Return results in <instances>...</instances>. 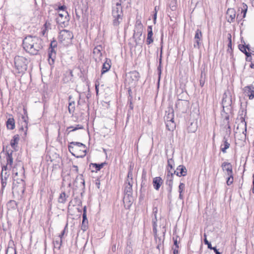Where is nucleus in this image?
Here are the masks:
<instances>
[{
  "instance_id": "nucleus-1",
  "label": "nucleus",
  "mask_w": 254,
  "mask_h": 254,
  "mask_svg": "<svg viewBox=\"0 0 254 254\" xmlns=\"http://www.w3.org/2000/svg\"><path fill=\"white\" fill-rule=\"evenodd\" d=\"M246 112H244V111H242V113L239 114L240 118H238L237 120L239 121L240 123L238 124V126L236 128V131H235L236 133H241L242 136L241 138H245L246 137V132H247V124L245 122V117L246 116Z\"/></svg>"
},
{
  "instance_id": "nucleus-2",
  "label": "nucleus",
  "mask_w": 254,
  "mask_h": 254,
  "mask_svg": "<svg viewBox=\"0 0 254 254\" xmlns=\"http://www.w3.org/2000/svg\"><path fill=\"white\" fill-rule=\"evenodd\" d=\"M123 10L121 3L117 2L116 6L113 7L112 10V16L114 18L113 23L114 26L119 25L122 20Z\"/></svg>"
},
{
  "instance_id": "nucleus-3",
  "label": "nucleus",
  "mask_w": 254,
  "mask_h": 254,
  "mask_svg": "<svg viewBox=\"0 0 254 254\" xmlns=\"http://www.w3.org/2000/svg\"><path fill=\"white\" fill-rule=\"evenodd\" d=\"M142 25L140 21H137L136 22L133 35V40H134L136 43L134 46L135 47L140 46V44H142V40L140 38V37L142 36Z\"/></svg>"
},
{
  "instance_id": "nucleus-4",
  "label": "nucleus",
  "mask_w": 254,
  "mask_h": 254,
  "mask_svg": "<svg viewBox=\"0 0 254 254\" xmlns=\"http://www.w3.org/2000/svg\"><path fill=\"white\" fill-rule=\"evenodd\" d=\"M69 15L67 11L63 10L58 14L56 18V21L62 28L65 27L69 24Z\"/></svg>"
},
{
  "instance_id": "nucleus-5",
  "label": "nucleus",
  "mask_w": 254,
  "mask_h": 254,
  "mask_svg": "<svg viewBox=\"0 0 254 254\" xmlns=\"http://www.w3.org/2000/svg\"><path fill=\"white\" fill-rule=\"evenodd\" d=\"M69 151L72 155H78L77 152L78 149H81L82 151L86 149L85 145L79 142H71L68 146Z\"/></svg>"
},
{
  "instance_id": "nucleus-6",
  "label": "nucleus",
  "mask_w": 254,
  "mask_h": 254,
  "mask_svg": "<svg viewBox=\"0 0 254 254\" xmlns=\"http://www.w3.org/2000/svg\"><path fill=\"white\" fill-rule=\"evenodd\" d=\"M38 40L36 37L28 36L22 40L23 48H33Z\"/></svg>"
},
{
  "instance_id": "nucleus-7",
  "label": "nucleus",
  "mask_w": 254,
  "mask_h": 254,
  "mask_svg": "<svg viewBox=\"0 0 254 254\" xmlns=\"http://www.w3.org/2000/svg\"><path fill=\"white\" fill-rule=\"evenodd\" d=\"M73 37V34L70 31L67 30H63L59 33V39L61 42L65 41L68 43L72 39Z\"/></svg>"
},
{
  "instance_id": "nucleus-8",
  "label": "nucleus",
  "mask_w": 254,
  "mask_h": 254,
  "mask_svg": "<svg viewBox=\"0 0 254 254\" xmlns=\"http://www.w3.org/2000/svg\"><path fill=\"white\" fill-rule=\"evenodd\" d=\"M23 110L24 112V115H22L21 118V127L19 128V131H24V134H26L28 127V115L25 108H23Z\"/></svg>"
},
{
  "instance_id": "nucleus-9",
  "label": "nucleus",
  "mask_w": 254,
  "mask_h": 254,
  "mask_svg": "<svg viewBox=\"0 0 254 254\" xmlns=\"http://www.w3.org/2000/svg\"><path fill=\"white\" fill-rule=\"evenodd\" d=\"M181 95H178L177 101L176 103L175 106L180 110H185L188 107L189 102L186 99L180 98Z\"/></svg>"
},
{
  "instance_id": "nucleus-10",
  "label": "nucleus",
  "mask_w": 254,
  "mask_h": 254,
  "mask_svg": "<svg viewBox=\"0 0 254 254\" xmlns=\"http://www.w3.org/2000/svg\"><path fill=\"white\" fill-rule=\"evenodd\" d=\"M26 60L22 57H18L17 59V70L18 73H22L27 69V65L26 64Z\"/></svg>"
},
{
  "instance_id": "nucleus-11",
  "label": "nucleus",
  "mask_w": 254,
  "mask_h": 254,
  "mask_svg": "<svg viewBox=\"0 0 254 254\" xmlns=\"http://www.w3.org/2000/svg\"><path fill=\"white\" fill-rule=\"evenodd\" d=\"M4 150H5L6 153L7 165H9L11 167L13 164V150L9 149L8 145L3 147L2 151H4Z\"/></svg>"
},
{
  "instance_id": "nucleus-12",
  "label": "nucleus",
  "mask_w": 254,
  "mask_h": 254,
  "mask_svg": "<svg viewBox=\"0 0 254 254\" xmlns=\"http://www.w3.org/2000/svg\"><path fill=\"white\" fill-rule=\"evenodd\" d=\"M74 186L82 190L85 188V181L82 175L77 176L74 182Z\"/></svg>"
},
{
  "instance_id": "nucleus-13",
  "label": "nucleus",
  "mask_w": 254,
  "mask_h": 254,
  "mask_svg": "<svg viewBox=\"0 0 254 254\" xmlns=\"http://www.w3.org/2000/svg\"><path fill=\"white\" fill-rule=\"evenodd\" d=\"M127 76V79L130 80L131 83H133L134 84L137 82L140 78L139 72L136 70L128 72Z\"/></svg>"
},
{
  "instance_id": "nucleus-14",
  "label": "nucleus",
  "mask_w": 254,
  "mask_h": 254,
  "mask_svg": "<svg viewBox=\"0 0 254 254\" xmlns=\"http://www.w3.org/2000/svg\"><path fill=\"white\" fill-rule=\"evenodd\" d=\"M201 38L202 33L201 30H200L199 29H197L195 31V34L194 36V47H196V46L198 47H200L201 46Z\"/></svg>"
},
{
  "instance_id": "nucleus-15",
  "label": "nucleus",
  "mask_w": 254,
  "mask_h": 254,
  "mask_svg": "<svg viewBox=\"0 0 254 254\" xmlns=\"http://www.w3.org/2000/svg\"><path fill=\"white\" fill-rule=\"evenodd\" d=\"M221 168L223 171H226L227 172V175H233V167L230 163L227 162L222 163L221 164Z\"/></svg>"
},
{
  "instance_id": "nucleus-16",
  "label": "nucleus",
  "mask_w": 254,
  "mask_h": 254,
  "mask_svg": "<svg viewBox=\"0 0 254 254\" xmlns=\"http://www.w3.org/2000/svg\"><path fill=\"white\" fill-rule=\"evenodd\" d=\"M174 173L178 177H185L187 175V169L184 165H179L176 170L174 171Z\"/></svg>"
},
{
  "instance_id": "nucleus-17",
  "label": "nucleus",
  "mask_w": 254,
  "mask_h": 254,
  "mask_svg": "<svg viewBox=\"0 0 254 254\" xmlns=\"http://www.w3.org/2000/svg\"><path fill=\"white\" fill-rule=\"evenodd\" d=\"M132 194H124L123 202L125 205L127 206V208H129L133 201V198Z\"/></svg>"
},
{
  "instance_id": "nucleus-18",
  "label": "nucleus",
  "mask_w": 254,
  "mask_h": 254,
  "mask_svg": "<svg viewBox=\"0 0 254 254\" xmlns=\"http://www.w3.org/2000/svg\"><path fill=\"white\" fill-rule=\"evenodd\" d=\"M236 17V11L233 8H228L226 12V18L229 23L234 21Z\"/></svg>"
},
{
  "instance_id": "nucleus-19",
  "label": "nucleus",
  "mask_w": 254,
  "mask_h": 254,
  "mask_svg": "<svg viewBox=\"0 0 254 254\" xmlns=\"http://www.w3.org/2000/svg\"><path fill=\"white\" fill-rule=\"evenodd\" d=\"M57 53L55 49H51L48 53V62L50 65H53L56 59Z\"/></svg>"
},
{
  "instance_id": "nucleus-20",
  "label": "nucleus",
  "mask_w": 254,
  "mask_h": 254,
  "mask_svg": "<svg viewBox=\"0 0 254 254\" xmlns=\"http://www.w3.org/2000/svg\"><path fill=\"white\" fill-rule=\"evenodd\" d=\"M246 95L249 96L250 99L254 98V86L253 85L247 86L244 89Z\"/></svg>"
},
{
  "instance_id": "nucleus-21",
  "label": "nucleus",
  "mask_w": 254,
  "mask_h": 254,
  "mask_svg": "<svg viewBox=\"0 0 254 254\" xmlns=\"http://www.w3.org/2000/svg\"><path fill=\"white\" fill-rule=\"evenodd\" d=\"M163 181L160 177H156L153 179V186L155 190H158L160 189L161 186L163 184Z\"/></svg>"
},
{
  "instance_id": "nucleus-22",
  "label": "nucleus",
  "mask_w": 254,
  "mask_h": 254,
  "mask_svg": "<svg viewBox=\"0 0 254 254\" xmlns=\"http://www.w3.org/2000/svg\"><path fill=\"white\" fill-rule=\"evenodd\" d=\"M6 254H16V247L12 240H10L8 243Z\"/></svg>"
},
{
  "instance_id": "nucleus-23",
  "label": "nucleus",
  "mask_w": 254,
  "mask_h": 254,
  "mask_svg": "<svg viewBox=\"0 0 254 254\" xmlns=\"http://www.w3.org/2000/svg\"><path fill=\"white\" fill-rule=\"evenodd\" d=\"M111 61L109 59H106L105 62L104 63L102 69L101 71V74H103L107 72L111 68Z\"/></svg>"
},
{
  "instance_id": "nucleus-24",
  "label": "nucleus",
  "mask_w": 254,
  "mask_h": 254,
  "mask_svg": "<svg viewBox=\"0 0 254 254\" xmlns=\"http://www.w3.org/2000/svg\"><path fill=\"white\" fill-rule=\"evenodd\" d=\"M240 51L244 53L246 56V61L251 62L252 60V55H254V53H252L251 52L252 49H239Z\"/></svg>"
},
{
  "instance_id": "nucleus-25",
  "label": "nucleus",
  "mask_w": 254,
  "mask_h": 254,
  "mask_svg": "<svg viewBox=\"0 0 254 254\" xmlns=\"http://www.w3.org/2000/svg\"><path fill=\"white\" fill-rule=\"evenodd\" d=\"M106 164V162L102 163L101 164H97V163H91L90 164V167L91 168L95 169V170H93L92 172H97L98 171H100L104 166Z\"/></svg>"
},
{
  "instance_id": "nucleus-26",
  "label": "nucleus",
  "mask_w": 254,
  "mask_h": 254,
  "mask_svg": "<svg viewBox=\"0 0 254 254\" xmlns=\"http://www.w3.org/2000/svg\"><path fill=\"white\" fill-rule=\"evenodd\" d=\"M223 142L224 144L221 145L220 149L223 153H226V150L229 148L230 144L228 142V139L225 136L223 137Z\"/></svg>"
},
{
  "instance_id": "nucleus-27",
  "label": "nucleus",
  "mask_w": 254,
  "mask_h": 254,
  "mask_svg": "<svg viewBox=\"0 0 254 254\" xmlns=\"http://www.w3.org/2000/svg\"><path fill=\"white\" fill-rule=\"evenodd\" d=\"M132 183L125 182L124 194H132Z\"/></svg>"
},
{
  "instance_id": "nucleus-28",
  "label": "nucleus",
  "mask_w": 254,
  "mask_h": 254,
  "mask_svg": "<svg viewBox=\"0 0 254 254\" xmlns=\"http://www.w3.org/2000/svg\"><path fill=\"white\" fill-rule=\"evenodd\" d=\"M6 127L8 129H13L15 127V120L14 118L9 117L6 122Z\"/></svg>"
},
{
  "instance_id": "nucleus-29",
  "label": "nucleus",
  "mask_w": 254,
  "mask_h": 254,
  "mask_svg": "<svg viewBox=\"0 0 254 254\" xmlns=\"http://www.w3.org/2000/svg\"><path fill=\"white\" fill-rule=\"evenodd\" d=\"M72 98V96H71V95L69 96V97H68L69 103H68V112L69 113H73L75 110V107H74L75 102L71 100Z\"/></svg>"
},
{
  "instance_id": "nucleus-30",
  "label": "nucleus",
  "mask_w": 254,
  "mask_h": 254,
  "mask_svg": "<svg viewBox=\"0 0 254 254\" xmlns=\"http://www.w3.org/2000/svg\"><path fill=\"white\" fill-rule=\"evenodd\" d=\"M147 31H148V34H147V38L146 42L148 44H150V43L153 42V39H152V36H153V32L152 30V26H149L147 28Z\"/></svg>"
},
{
  "instance_id": "nucleus-31",
  "label": "nucleus",
  "mask_w": 254,
  "mask_h": 254,
  "mask_svg": "<svg viewBox=\"0 0 254 254\" xmlns=\"http://www.w3.org/2000/svg\"><path fill=\"white\" fill-rule=\"evenodd\" d=\"M169 113L164 117L165 122L174 121V112L172 109L169 110Z\"/></svg>"
},
{
  "instance_id": "nucleus-32",
  "label": "nucleus",
  "mask_w": 254,
  "mask_h": 254,
  "mask_svg": "<svg viewBox=\"0 0 254 254\" xmlns=\"http://www.w3.org/2000/svg\"><path fill=\"white\" fill-rule=\"evenodd\" d=\"M83 126L81 125H76L75 127L73 126L68 127L66 128L67 134H69L71 131H75L77 129H83Z\"/></svg>"
},
{
  "instance_id": "nucleus-33",
  "label": "nucleus",
  "mask_w": 254,
  "mask_h": 254,
  "mask_svg": "<svg viewBox=\"0 0 254 254\" xmlns=\"http://www.w3.org/2000/svg\"><path fill=\"white\" fill-rule=\"evenodd\" d=\"M153 232L154 233V236L155 237V239L157 240L158 239V247H159V245L161 244V238L158 237L157 236V224L155 222H154L153 225ZM157 241V240H156Z\"/></svg>"
},
{
  "instance_id": "nucleus-34",
  "label": "nucleus",
  "mask_w": 254,
  "mask_h": 254,
  "mask_svg": "<svg viewBox=\"0 0 254 254\" xmlns=\"http://www.w3.org/2000/svg\"><path fill=\"white\" fill-rule=\"evenodd\" d=\"M165 124L167 129L170 131H173L176 127V124L174 121L166 122Z\"/></svg>"
},
{
  "instance_id": "nucleus-35",
  "label": "nucleus",
  "mask_w": 254,
  "mask_h": 254,
  "mask_svg": "<svg viewBox=\"0 0 254 254\" xmlns=\"http://www.w3.org/2000/svg\"><path fill=\"white\" fill-rule=\"evenodd\" d=\"M197 129V125L194 123H190L187 128L189 132H195Z\"/></svg>"
},
{
  "instance_id": "nucleus-36",
  "label": "nucleus",
  "mask_w": 254,
  "mask_h": 254,
  "mask_svg": "<svg viewBox=\"0 0 254 254\" xmlns=\"http://www.w3.org/2000/svg\"><path fill=\"white\" fill-rule=\"evenodd\" d=\"M54 247L59 250L61 249L62 244V239L58 238L57 239L53 241Z\"/></svg>"
},
{
  "instance_id": "nucleus-37",
  "label": "nucleus",
  "mask_w": 254,
  "mask_h": 254,
  "mask_svg": "<svg viewBox=\"0 0 254 254\" xmlns=\"http://www.w3.org/2000/svg\"><path fill=\"white\" fill-rule=\"evenodd\" d=\"M66 195L64 191L62 192L58 198V202L60 203H64L66 200Z\"/></svg>"
},
{
  "instance_id": "nucleus-38",
  "label": "nucleus",
  "mask_w": 254,
  "mask_h": 254,
  "mask_svg": "<svg viewBox=\"0 0 254 254\" xmlns=\"http://www.w3.org/2000/svg\"><path fill=\"white\" fill-rule=\"evenodd\" d=\"M205 82V73L204 71H201L199 79V85L203 87Z\"/></svg>"
},
{
  "instance_id": "nucleus-39",
  "label": "nucleus",
  "mask_w": 254,
  "mask_h": 254,
  "mask_svg": "<svg viewBox=\"0 0 254 254\" xmlns=\"http://www.w3.org/2000/svg\"><path fill=\"white\" fill-rule=\"evenodd\" d=\"M27 53L31 55H36L38 53V50L37 49H24Z\"/></svg>"
},
{
  "instance_id": "nucleus-40",
  "label": "nucleus",
  "mask_w": 254,
  "mask_h": 254,
  "mask_svg": "<svg viewBox=\"0 0 254 254\" xmlns=\"http://www.w3.org/2000/svg\"><path fill=\"white\" fill-rule=\"evenodd\" d=\"M173 177L172 176L166 177V184L168 186V187H173Z\"/></svg>"
},
{
  "instance_id": "nucleus-41",
  "label": "nucleus",
  "mask_w": 254,
  "mask_h": 254,
  "mask_svg": "<svg viewBox=\"0 0 254 254\" xmlns=\"http://www.w3.org/2000/svg\"><path fill=\"white\" fill-rule=\"evenodd\" d=\"M132 183V172L131 169H130L127 173V176L126 182H129Z\"/></svg>"
},
{
  "instance_id": "nucleus-42",
  "label": "nucleus",
  "mask_w": 254,
  "mask_h": 254,
  "mask_svg": "<svg viewBox=\"0 0 254 254\" xmlns=\"http://www.w3.org/2000/svg\"><path fill=\"white\" fill-rule=\"evenodd\" d=\"M175 165L174 161L172 158L168 159L167 161V168L170 169H173Z\"/></svg>"
},
{
  "instance_id": "nucleus-43",
  "label": "nucleus",
  "mask_w": 254,
  "mask_h": 254,
  "mask_svg": "<svg viewBox=\"0 0 254 254\" xmlns=\"http://www.w3.org/2000/svg\"><path fill=\"white\" fill-rule=\"evenodd\" d=\"M86 149L85 150L82 151L81 149L79 148L78 152H77V154H78V155H73V156L77 158L83 157L85 156L86 155Z\"/></svg>"
},
{
  "instance_id": "nucleus-44",
  "label": "nucleus",
  "mask_w": 254,
  "mask_h": 254,
  "mask_svg": "<svg viewBox=\"0 0 254 254\" xmlns=\"http://www.w3.org/2000/svg\"><path fill=\"white\" fill-rule=\"evenodd\" d=\"M7 207L9 210L10 208L14 209L15 206H16V201L14 200H10L7 204Z\"/></svg>"
},
{
  "instance_id": "nucleus-45",
  "label": "nucleus",
  "mask_w": 254,
  "mask_h": 254,
  "mask_svg": "<svg viewBox=\"0 0 254 254\" xmlns=\"http://www.w3.org/2000/svg\"><path fill=\"white\" fill-rule=\"evenodd\" d=\"M10 146H11V147L15 150L16 149V147H15V144H16V135H14L12 137V139L11 140V141H10Z\"/></svg>"
},
{
  "instance_id": "nucleus-46",
  "label": "nucleus",
  "mask_w": 254,
  "mask_h": 254,
  "mask_svg": "<svg viewBox=\"0 0 254 254\" xmlns=\"http://www.w3.org/2000/svg\"><path fill=\"white\" fill-rule=\"evenodd\" d=\"M248 6L247 5L243 3V7L242 8V12L241 13H243V17L245 18L246 15V13L247 11Z\"/></svg>"
},
{
  "instance_id": "nucleus-47",
  "label": "nucleus",
  "mask_w": 254,
  "mask_h": 254,
  "mask_svg": "<svg viewBox=\"0 0 254 254\" xmlns=\"http://www.w3.org/2000/svg\"><path fill=\"white\" fill-rule=\"evenodd\" d=\"M228 177L227 178V185L228 186H230L231 185L233 182V180H234V177H233V175H228Z\"/></svg>"
},
{
  "instance_id": "nucleus-48",
  "label": "nucleus",
  "mask_w": 254,
  "mask_h": 254,
  "mask_svg": "<svg viewBox=\"0 0 254 254\" xmlns=\"http://www.w3.org/2000/svg\"><path fill=\"white\" fill-rule=\"evenodd\" d=\"M185 188V185L183 183H180L179 186V192L183 193Z\"/></svg>"
},
{
  "instance_id": "nucleus-49",
  "label": "nucleus",
  "mask_w": 254,
  "mask_h": 254,
  "mask_svg": "<svg viewBox=\"0 0 254 254\" xmlns=\"http://www.w3.org/2000/svg\"><path fill=\"white\" fill-rule=\"evenodd\" d=\"M82 221L86 222V223H88V220L86 217V206H84V212L82 214Z\"/></svg>"
},
{
  "instance_id": "nucleus-50",
  "label": "nucleus",
  "mask_w": 254,
  "mask_h": 254,
  "mask_svg": "<svg viewBox=\"0 0 254 254\" xmlns=\"http://www.w3.org/2000/svg\"><path fill=\"white\" fill-rule=\"evenodd\" d=\"M18 166L20 167L21 171V173L22 174H24V166H23V165L22 164V163L21 162H20V161H18V162L17 161V166Z\"/></svg>"
},
{
  "instance_id": "nucleus-51",
  "label": "nucleus",
  "mask_w": 254,
  "mask_h": 254,
  "mask_svg": "<svg viewBox=\"0 0 254 254\" xmlns=\"http://www.w3.org/2000/svg\"><path fill=\"white\" fill-rule=\"evenodd\" d=\"M67 224H66V226H65L64 229L63 230V231L62 232V233L59 235L58 238L62 239L65 233V231L66 230V228H67Z\"/></svg>"
},
{
  "instance_id": "nucleus-52",
  "label": "nucleus",
  "mask_w": 254,
  "mask_h": 254,
  "mask_svg": "<svg viewBox=\"0 0 254 254\" xmlns=\"http://www.w3.org/2000/svg\"><path fill=\"white\" fill-rule=\"evenodd\" d=\"M6 178L5 177L4 179L2 178V177L1 178V187L2 189H3L6 186V183L4 180H6Z\"/></svg>"
},
{
  "instance_id": "nucleus-53",
  "label": "nucleus",
  "mask_w": 254,
  "mask_h": 254,
  "mask_svg": "<svg viewBox=\"0 0 254 254\" xmlns=\"http://www.w3.org/2000/svg\"><path fill=\"white\" fill-rule=\"evenodd\" d=\"M87 224H88V223H86V222L82 221V225H81V229L83 231H85L86 230V229L87 228Z\"/></svg>"
},
{
  "instance_id": "nucleus-54",
  "label": "nucleus",
  "mask_w": 254,
  "mask_h": 254,
  "mask_svg": "<svg viewBox=\"0 0 254 254\" xmlns=\"http://www.w3.org/2000/svg\"><path fill=\"white\" fill-rule=\"evenodd\" d=\"M174 174H176V173H174V171H171V169H169L168 168H167V174L166 177L172 176V177H173Z\"/></svg>"
},
{
  "instance_id": "nucleus-55",
  "label": "nucleus",
  "mask_w": 254,
  "mask_h": 254,
  "mask_svg": "<svg viewBox=\"0 0 254 254\" xmlns=\"http://www.w3.org/2000/svg\"><path fill=\"white\" fill-rule=\"evenodd\" d=\"M228 40L229 41L228 48H232L231 35L230 34H228Z\"/></svg>"
},
{
  "instance_id": "nucleus-56",
  "label": "nucleus",
  "mask_w": 254,
  "mask_h": 254,
  "mask_svg": "<svg viewBox=\"0 0 254 254\" xmlns=\"http://www.w3.org/2000/svg\"><path fill=\"white\" fill-rule=\"evenodd\" d=\"M57 47L56 41L53 40L51 42L49 48H56Z\"/></svg>"
},
{
  "instance_id": "nucleus-57",
  "label": "nucleus",
  "mask_w": 254,
  "mask_h": 254,
  "mask_svg": "<svg viewBox=\"0 0 254 254\" xmlns=\"http://www.w3.org/2000/svg\"><path fill=\"white\" fill-rule=\"evenodd\" d=\"M8 44H9L6 41H2L1 42L0 47L1 48H4L5 47H8V46H9Z\"/></svg>"
},
{
  "instance_id": "nucleus-58",
  "label": "nucleus",
  "mask_w": 254,
  "mask_h": 254,
  "mask_svg": "<svg viewBox=\"0 0 254 254\" xmlns=\"http://www.w3.org/2000/svg\"><path fill=\"white\" fill-rule=\"evenodd\" d=\"M179 95H181L180 96V98L186 99L185 97H187V94L186 92H182Z\"/></svg>"
},
{
  "instance_id": "nucleus-59",
  "label": "nucleus",
  "mask_w": 254,
  "mask_h": 254,
  "mask_svg": "<svg viewBox=\"0 0 254 254\" xmlns=\"http://www.w3.org/2000/svg\"><path fill=\"white\" fill-rule=\"evenodd\" d=\"M249 47H250L249 44H246L245 43H244V44H243V45L240 44L238 46V48H250Z\"/></svg>"
},
{
  "instance_id": "nucleus-60",
  "label": "nucleus",
  "mask_w": 254,
  "mask_h": 254,
  "mask_svg": "<svg viewBox=\"0 0 254 254\" xmlns=\"http://www.w3.org/2000/svg\"><path fill=\"white\" fill-rule=\"evenodd\" d=\"M173 240H174V245L175 246V247H176L177 249H178L179 246H178V242H177V238H173Z\"/></svg>"
},
{
  "instance_id": "nucleus-61",
  "label": "nucleus",
  "mask_w": 254,
  "mask_h": 254,
  "mask_svg": "<svg viewBox=\"0 0 254 254\" xmlns=\"http://www.w3.org/2000/svg\"><path fill=\"white\" fill-rule=\"evenodd\" d=\"M95 185L98 189L100 188V182L99 179L95 180Z\"/></svg>"
},
{
  "instance_id": "nucleus-62",
  "label": "nucleus",
  "mask_w": 254,
  "mask_h": 254,
  "mask_svg": "<svg viewBox=\"0 0 254 254\" xmlns=\"http://www.w3.org/2000/svg\"><path fill=\"white\" fill-rule=\"evenodd\" d=\"M72 168L74 169L73 171L76 173H77L78 172V168L77 166L76 165H73Z\"/></svg>"
},
{
  "instance_id": "nucleus-63",
  "label": "nucleus",
  "mask_w": 254,
  "mask_h": 254,
  "mask_svg": "<svg viewBox=\"0 0 254 254\" xmlns=\"http://www.w3.org/2000/svg\"><path fill=\"white\" fill-rule=\"evenodd\" d=\"M50 23L49 22H46L44 24V28L46 29H48L50 26Z\"/></svg>"
},
{
  "instance_id": "nucleus-64",
  "label": "nucleus",
  "mask_w": 254,
  "mask_h": 254,
  "mask_svg": "<svg viewBox=\"0 0 254 254\" xmlns=\"http://www.w3.org/2000/svg\"><path fill=\"white\" fill-rule=\"evenodd\" d=\"M212 250L214 251L215 254H221V253L218 251L216 247H214Z\"/></svg>"
}]
</instances>
